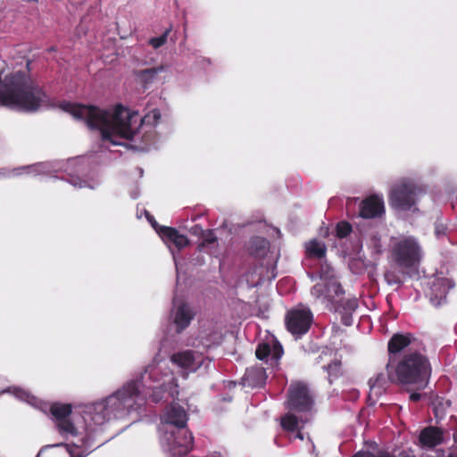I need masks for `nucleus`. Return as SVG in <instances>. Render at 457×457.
<instances>
[{
    "instance_id": "36",
    "label": "nucleus",
    "mask_w": 457,
    "mask_h": 457,
    "mask_svg": "<svg viewBox=\"0 0 457 457\" xmlns=\"http://www.w3.org/2000/svg\"><path fill=\"white\" fill-rule=\"evenodd\" d=\"M445 230H446V228L445 226L441 223V222H437L436 224V227H435V234L436 236L439 238L441 237L442 236H444L445 234Z\"/></svg>"
},
{
    "instance_id": "35",
    "label": "nucleus",
    "mask_w": 457,
    "mask_h": 457,
    "mask_svg": "<svg viewBox=\"0 0 457 457\" xmlns=\"http://www.w3.org/2000/svg\"><path fill=\"white\" fill-rule=\"evenodd\" d=\"M340 362L336 361L333 363L329 364L326 369L328 370V372L329 376L336 375L337 372L339 370Z\"/></svg>"
},
{
    "instance_id": "30",
    "label": "nucleus",
    "mask_w": 457,
    "mask_h": 457,
    "mask_svg": "<svg viewBox=\"0 0 457 457\" xmlns=\"http://www.w3.org/2000/svg\"><path fill=\"white\" fill-rule=\"evenodd\" d=\"M162 71V67L146 69L137 72V78L144 83L151 82L154 78Z\"/></svg>"
},
{
    "instance_id": "20",
    "label": "nucleus",
    "mask_w": 457,
    "mask_h": 457,
    "mask_svg": "<svg viewBox=\"0 0 457 457\" xmlns=\"http://www.w3.org/2000/svg\"><path fill=\"white\" fill-rule=\"evenodd\" d=\"M412 345L413 342L410 335L395 334L388 342L389 358L395 357V360H398L397 354Z\"/></svg>"
},
{
    "instance_id": "19",
    "label": "nucleus",
    "mask_w": 457,
    "mask_h": 457,
    "mask_svg": "<svg viewBox=\"0 0 457 457\" xmlns=\"http://www.w3.org/2000/svg\"><path fill=\"white\" fill-rule=\"evenodd\" d=\"M267 376L262 367H251L245 371L242 382L244 386L256 387L262 386L266 381Z\"/></svg>"
},
{
    "instance_id": "26",
    "label": "nucleus",
    "mask_w": 457,
    "mask_h": 457,
    "mask_svg": "<svg viewBox=\"0 0 457 457\" xmlns=\"http://www.w3.org/2000/svg\"><path fill=\"white\" fill-rule=\"evenodd\" d=\"M194 233H197L198 231L202 232V243L200 247L202 248H209L212 253H214L212 249L217 243V237L214 236L212 230L203 231L200 227L195 226L194 228Z\"/></svg>"
},
{
    "instance_id": "43",
    "label": "nucleus",
    "mask_w": 457,
    "mask_h": 457,
    "mask_svg": "<svg viewBox=\"0 0 457 457\" xmlns=\"http://www.w3.org/2000/svg\"><path fill=\"white\" fill-rule=\"evenodd\" d=\"M273 278H275V275H272L271 277H269L268 279H271Z\"/></svg>"
},
{
    "instance_id": "14",
    "label": "nucleus",
    "mask_w": 457,
    "mask_h": 457,
    "mask_svg": "<svg viewBox=\"0 0 457 457\" xmlns=\"http://www.w3.org/2000/svg\"><path fill=\"white\" fill-rule=\"evenodd\" d=\"M255 354L259 360H263L266 362L270 361L271 365H273L277 364L281 358L283 348L274 336H270L265 342L259 344Z\"/></svg>"
},
{
    "instance_id": "5",
    "label": "nucleus",
    "mask_w": 457,
    "mask_h": 457,
    "mask_svg": "<svg viewBox=\"0 0 457 457\" xmlns=\"http://www.w3.org/2000/svg\"><path fill=\"white\" fill-rule=\"evenodd\" d=\"M386 370L390 380L413 385L418 389L424 388L430 377L428 359L416 351L404 353L398 360L389 358Z\"/></svg>"
},
{
    "instance_id": "1",
    "label": "nucleus",
    "mask_w": 457,
    "mask_h": 457,
    "mask_svg": "<svg viewBox=\"0 0 457 457\" xmlns=\"http://www.w3.org/2000/svg\"><path fill=\"white\" fill-rule=\"evenodd\" d=\"M148 391H152L150 397L155 403L164 399L166 395L171 398L179 395L176 378L166 361L148 365L140 379L130 380L107 397L82 405L79 416L74 415L72 419L70 418L72 413L71 403H49L16 386L8 387L0 395L11 393L35 409L44 413L50 412L62 435L78 436L85 432L87 435L85 439L87 443L91 434L112 420L138 413Z\"/></svg>"
},
{
    "instance_id": "11",
    "label": "nucleus",
    "mask_w": 457,
    "mask_h": 457,
    "mask_svg": "<svg viewBox=\"0 0 457 457\" xmlns=\"http://www.w3.org/2000/svg\"><path fill=\"white\" fill-rule=\"evenodd\" d=\"M170 361L180 370L183 377L195 372L205 361H209L200 352L194 350L175 353L171 355Z\"/></svg>"
},
{
    "instance_id": "22",
    "label": "nucleus",
    "mask_w": 457,
    "mask_h": 457,
    "mask_svg": "<svg viewBox=\"0 0 457 457\" xmlns=\"http://www.w3.org/2000/svg\"><path fill=\"white\" fill-rule=\"evenodd\" d=\"M366 247L370 251V263L376 262L383 252L381 239L377 234H370L366 238Z\"/></svg>"
},
{
    "instance_id": "18",
    "label": "nucleus",
    "mask_w": 457,
    "mask_h": 457,
    "mask_svg": "<svg viewBox=\"0 0 457 457\" xmlns=\"http://www.w3.org/2000/svg\"><path fill=\"white\" fill-rule=\"evenodd\" d=\"M199 337L204 347H210L220 340L221 332L216 323L206 322L201 328Z\"/></svg>"
},
{
    "instance_id": "24",
    "label": "nucleus",
    "mask_w": 457,
    "mask_h": 457,
    "mask_svg": "<svg viewBox=\"0 0 457 457\" xmlns=\"http://www.w3.org/2000/svg\"><path fill=\"white\" fill-rule=\"evenodd\" d=\"M80 163V159H74L72 161L70 162V165H74V168H75V170H74V176H71L70 181L71 183L75 187H79V188H82V187H90V188H94L96 187V185H97L96 182H88V181H86V180H81L79 176L77 175V173L82 171V170L79 167V164Z\"/></svg>"
},
{
    "instance_id": "21",
    "label": "nucleus",
    "mask_w": 457,
    "mask_h": 457,
    "mask_svg": "<svg viewBox=\"0 0 457 457\" xmlns=\"http://www.w3.org/2000/svg\"><path fill=\"white\" fill-rule=\"evenodd\" d=\"M442 441V431L437 428L428 427L420 432V442L423 447L432 448Z\"/></svg>"
},
{
    "instance_id": "12",
    "label": "nucleus",
    "mask_w": 457,
    "mask_h": 457,
    "mask_svg": "<svg viewBox=\"0 0 457 457\" xmlns=\"http://www.w3.org/2000/svg\"><path fill=\"white\" fill-rule=\"evenodd\" d=\"M145 215L153 228L156 230V232L170 249H171V245H174L179 250H180L188 245L189 241L185 235L179 234L178 230L170 227H159L153 216H151L147 212H145ZM170 252L173 256L176 270L179 271V265L175 253L172 252V250H170Z\"/></svg>"
},
{
    "instance_id": "16",
    "label": "nucleus",
    "mask_w": 457,
    "mask_h": 457,
    "mask_svg": "<svg viewBox=\"0 0 457 457\" xmlns=\"http://www.w3.org/2000/svg\"><path fill=\"white\" fill-rule=\"evenodd\" d=\"M385 212V204L382 195H370L361 202L360 216L372 219L381 216Z\"/></svg>"
},
{
    "instance_id": "31",
    "label": "nucleus",
    "mask_w": 457,
    "mask_h": 457,
    "mask_svg": "<svg viewBox=\"0 0 457 457\" xmlns=\"http://www.w3.org/2000/svg\"><path fill=\"white\" fill-rule=\"evenodd\" d=\"M170 29H167L162 35L157 37H153L149 40V45H151L154 49H157L163 46L167 42V37Z\"/></svg>"
},
{
    "instance_id": "2",
    "label": "nucleus",
    "mask_w": 457,
    "mask_h": 457,
    "mask_svg": "<svg viewBox=\"0 0 457 457\" xmlns=\"http://www.w3.org/2000/svg\"><path fill=\"white\" fill-rule=\"evenodd\" d=\"M60 108L78 120H86L91 129H97L104 143L112 145H123L122 140L133 142L132 147L140 151L148 150L154 144L152 131H138L142 125L154 126L161 119L159 110L149 112L144 118L137 112L121 105L104 110L92 106L62 102Z\"/></svg>"
},
{
    "instance_id": "38",
    "label": "nucleus",
    "mask_w": 457,
    "mask_h": 457,
    "mask_svg": "<svg viewBox=\"0 0 457 457\" xmlns=\"http://www.w3.org/2000/svg\"><path fill=\"white\" fill-rule=\"evenodd\" d=\"M421 395L420 394H418V393H412L411 395H410V398L411 401H419L420 399Z\"/></svg>"
},
{
    "instance_id": "28",
    "label": "nucleus",
    "mask_w": 457,
    "mask_h": 457,
    "mask_svg": "<svg viewBox=\"0 0 457 457\" xmlns=\"http://www.w3.org/2000/svg\"><path fill=\"white\" fill-rule=\"evenodd\" d=\"M264 270L265 269L263 267H257L247 272L246 281L250 287H256L266 280V278L263 275Z\"/></svg>"
},
{
    "instance_id": "34",
    "label": "nucleus",
    "mask_w": 457,
    "mask_h": 457,
    "mask_svg": "<svg viewBox=\"0 0 457 457\" xmlns=\"http://www.w3.org/2000/svg\"><path fill=\"white\" fill-rule=\"evenodd\" d=\"M385 279L389 285H396L401 282L398 278H396L392 272L389 271L385 274Z\"/></svg>"
},
{
    "instance_id": "13",
    "label": "nucleus",
    "mask_w": 457,
    "mask_h": 457,
    "mask_svg": "<svg viewBox=\"0 0 457 457\" xmlns=\"http://www.w3.org/2000/svg\"><path fill=\"white\" fill-rule=\"evenodd\" d=\"M162 425L160 430L168 428H186L187 414L178 403H171L162 417Z\"/></svg>"
},
{
    "instance_id": "37",
    "label": "nucleus",
    "mask_w": 457,
    "mask_h": 457,
    "mask_svg": "<svg viewBox=\"0 0 457 457\" xmlns=\"http://www.w3.org/2000/svg\"><path fill=\"white\" fill-rule=\"evenodd\" d=\"M353 457H374V455L370 453L359 452ZM378 457H394V456L389 453H383L379 454Z\"/></svg>"
},
{
    "instance_id": "10",
    "label": "nucleus",
    "mask_w": 457,
    "mask_h": 457,
    "mask_svg": "<svg viewBox=\"0 0 457 457\" xmlns=\"http://www.w3.org/2000/svg\"><path fill=\"white\" fill-rule=\"evenodd\" d=\"M313 315L311 310L303 305H299L290 310L286 316L287 330L294 336L305 334L312 322Z\"/></svg>"
},
{
    "instance_id": "17",
    "label": "nucleus",
    "mask_w": 457,
    "mask_h": 457,
    "mask_svg": "<svg viewBox=\"0 0 457 457\" xmlns=\"http://www.w3.org/2000/svg\"><path fill=\"white\" fill-rule=\"evenodd\" d=\"M172 316L177 330L180 332L190 324L194 313L188 304L176 298L173 303Z\"/></svg>"
},
{
    "instance_id": "7",
    "label": "nucleus",
    "mask_w": 457,
    "mask_h": 457,
    "mask_svg": "<svg viewBox=\"0 0 457 457\" xmlns=\"http://www.w3.org/2000/svg\"><path fill=\"white\" fill-rule=\"evenodd\" d=\"M421 187L413 179L403 178L395 182L389 192L390 205L400 212H417Z\"/></svg>"
},
{
    "instance_id": "33",
    "label": "nucleus",
    "mask_w": 457,
    "mask_h": 457,
    "mask_svg": "<svg viewBox=\"0 0 457 457\" xmlns=\"http://www.w3.org/2000/svg\"><path fill=\"white\" fill-rule=\"evenodd\" d=\"M62 445H64V446L66 447L67 452L69 453V454L71 455V457H72V455H76V454H75V453H74V451H73V448H72V446H71V445H64V444L61 443V444H55V445H46V446L43 447V448L40 450V452L38 453L37 457H39V456H40V454L42 453V452H43L45 449H47V448H50V447H59V446H62Z\"/></svg>"
},
{
    "instance_id": "4",
    "label": "nucleus",
    "mask_w": 457,
    "mask_h": 457,
    "mask_svg": "<svg viewBox=\"0 0 457 457\" xmlns=\"http://www.w3.org/2000/svg\"><path fill=\"white\" fill-rule=\"evenodd\" d=\"M311 295L328 308H337L342 314L343 323L352 325V313L358 308V300L355 297L343 299L344 290L335 270L328 264L321 265L320 281L312 287Z\"/></svg>"
},
{
    "instance_id": "29",
    "label": "nucleus",
    "mask_w": 457,
    "mask_h": 457,
    "mask_svg": "<svg viewBox=\"0 0 457 457\" xmlns=\"http://www.w3.org/2000/svg\"><path fill=\"white\" fill-rule=\"evenodd\" d=\"M370 384V396L378 397L383 392V385H384V377L381 374H378L375 378H372L369 381Z\"/></svg>"
},
{
    "instance_id": "6",
    "label": "nucleus",
    "mask_w": 457,
    "mask_h": 457,
    "mask_svg": "<svg viewBox=\"0 0 457 457\" xmlns=\"http://www.w3.org/2000/svg\"><path fill=\"white\" fill-rule=\"evenodd\" d=\"M288 413L281 419L285 430H300L310 420L313 402L307 386L300 382L292 384L288 391Z\"/></svg>"
},
{
    "instance_id": "25",
    "label": "nucleus",
    "mask_w": 457,
    "mask_h": 457,
    "mask_svg": "<svg viewBox=\"0 0 457 457\" xmlns=\"http://www.w3.org/2000/svg\"><path fill=\"white\" fill-rule=\"evenodd\" d=\"M269 242L261 237H253L248 245V251L253 255H262L268 248Z\"/></svg>"
},
{
    "instance_id": "41",
    "label": "nucleus",
    "mask_w": 457,
    "mask_h": 457,
    "mask_svg": "<svg viewBox=\"0 0 457 457\" xmlns=\"http://www.w3.org/2000/svg\"><path fill=\"white\" fill-rule=\"evenodd\" d=\"M86 456H87V453H80V454L72 455V457H86Z\"/></svg>"
},
{
    "instance_id": "9",
    "label": "nucleus",
    "mask_w": 457,
    "mask_h": 457,
    "mask_svg": "<svg viewBox=\"0 0 457 457\" xmlns=\"http://www.w3.org/2000/svg\"><path fill=\"white\" fill-rule=\"evenodd\" d=\"M160 431L162 447L170 457H181L192 450L193 436L186 428H165Z\"/></svg>"
},
{
    "instance_id": "40",
    "label": "nucleus",
    "mask_w": 457,
    "mask_h": 457,
    "mask_svg": "<svg viewBox=\"0 0 457 457\" xmlns=\"http://www.w3.org/2000/svg\"><path fill=\"white\" fill-rule=\"evenodd\" d=\"M296 437L303 440V436L301 432H298L297 435H296Z\"/></svg>"
},
{
    "instance_id": "42",
    "label": "nucleus",
    "mask_w": 457,
    "mask_h": 457,
    "mask_svg": "<svg viewBox=\"0 0 457 457\" xmlns=\"http://www.w3.org/2000/svg\"><path fill=\"white\" fill-rule=\"evenodd\" d=\"M453 439H454L455 443H457V430L453 434Z\"/></svg>"
},
{
    "instance_id": "23",
    "label": "nucleus",
    "mask_w": 457,
    "mask_h": 457,
    "mask_svg": "<svg viewBox=\"0 0 457 457\" xmlns=\"http://www.w3.org/2000/svg\"><path fill=\"white\" fill-rule=\"evenodd\" d=\"M14 175H20L22 173H28V174H50L51 169L49 163H37L27 167H21L15 170H13Z\"/></svg>"
},
{
    "instance_id": "3",
    "label": "nucleus",
    "mask_w": 457,
    "mask_h": 457,
    "mask_svg": "<svg viewBox=\"0 0 457 457\" xmlns=\"http://www.w3.org/2000/svg\"><path fill=\"white\" fill-rule=\"evenodd\" d=\"M4 62L0 59V104L14 110L36 111L47 102L46 95L24 72L4 75Z\"/></svg>"
},
{
    "instance_id": "15",
    "label": "nucleus",
    "mask_w": 457,
    "mask_h": 457,
    "mask_svg": "<svg viewBox=\"0 0 457 457\" xmlns=\"http://www.w3.org/2000/svg\"><path fill=\"white\" fill-rule=\"evenodd\" d=\"M429 284V299L435 306L445 302L448 291L454 286L451 279L444 277H436Z\"/></svg>"
},
{
    "instance_id": "39",
    "label": "nucleus",
    "mask_w": 457,
    "mask_h": 457,
    "mask_svg": "<svg viewBox=\"0 0 457 457\" xmlns=\"http://www.w3.org/2000/svg\"><path fill=\"white\" fill-rule=\"evenodd\" d=\"M448 457H457V452L456 451H453L449 455Z\"/></svg>"
},
{
    "instance_id": "27",
    "label": "nucleus",
    "mask_w": 457,
    "mask_h": 457,
    "mask_svg": "<svg viewBox=\"0 0 457 457\" xmlns=\"http://www.w3.org/2000/svg\"><path fill=\"white\" fill-rule=\"evenodd\" d=\"M305 249L308 255L318 258H321L326 253L325 244L318 240H311L305 245Z\"/></svg>"
},
{
    "instance_id": "8",
    "label": "nucleus",
    "mask_w": 457,
    "mask_h": 457,
    "mask_svg": "<svg viewBox=\"0 0 457 457\" xmlns=\"http://www.w3.org/2000/svg\"><path fill=\"white\" fill-rule=\"evenodd\" d=\"M421 256V248L415 237H400L393 239L391 257L399 267H413L420 262Z\"/></svg>"
},
{
    "instance_id": "32",
    "label": "nucleus",
    "mask_w": 457,
    "mask_h": 457,
    "mask_svg": "<svg viewBox=\"0 0 457 457\" xmlns=\"http://www.w3.org/2000/svg\"><path fill=\"white\" fill-rule=\"evenodd\" d=\"M351 226L347 222H339L337 226V235L338 237H345L351 232Z\"/></svg>"
}]
</instances>
